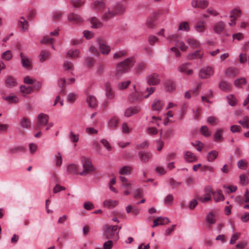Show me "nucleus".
<instances>
[{"label": "nucleus", "mask_w": 249, "mask_h": 249, "mask_svg": "<svg viewBox=\"0 0 249 249\" xmlns=\"http://www.w3.org/2000/svg\"><path fill=\"white\" fill-rule=\"evenodd\" d=\"M213 197L215 202L223 201L224 199V196L220 190H217L213 193Z\"/></svg>", "instance_id": "25"}, {"label": "nucleus", "mask_w": 249, "mask_h": 249, "mask_svg": "<svg viewBox=\"0 0 249 249\" xmlns=\"http://www.w3.org/2000/svg\"><path fill=\"white\" fill-rule=\"evenodd\" d=\"M220 89L224 91H229L231 89V85L226 81H222L219 84Z\"/></svg>", "instance_id": "31"}, {"label": "nucleus", "mask_w": 249, "mask_h": 249, "mask_svg": "<svg viewBox=\"0 0 249 249\" xmlns=\"http://www.w3.org/2000/svg\"><path fill=\"white\" fill-rule=\"evenodd\" d=\"M1 57L3 59L7 61L11 60L12 58L11 52L9 50L4 52L2 54Z\"/></svg>", "instance_id": "50"}, {"label": "nucleus", "mask_w": 249, "mask_h": 249, "mask_svg": "<svg viewBox=\"0 0 249 249\" xmlns=\"http://www.w3.org/2000/svg\"><path fill=\"white\" fill-rule=\"evenodd\" d=\"M20 91L23 93L30 94L33 91V88L31 87H26L25 86L21 85L20 87Z\"/></svg>", "instance_id": "44"}, {"label": "nucleus", "mask_w": 249, "mask_h": 249, "mask_svg": "<svg viewBox=\"0 0 249 249\" xmlns=\"http://www.w3.org/2000/svg\"><path fill=\"white\" fill-rule=\"evenodd\" d=\"M84 208L88 211L94 209V206L92 203L90 201H86L84 203Z\"/></svg>", "instance_id": "58"}, {"label": "nucleus", "mask_w": 249, "mask_h": 249, "mask_svg": "<svg viewBox=\"0 0 249 249\" xmlns=\"http://www.w3.org/2000/svg\"><path fill=\"white\" fill-rule=\"evenodd\" d=\"M69 138L72 142H77L79 140V135L75 134L73 131H71L70 132Z\"/></svg>", "instance_id": "51"}, {"label": "nucleus", "mask_w": 249, "mask_h": 249, "mask_svg": "<svg viewBox=\"0 0 249 249\" xmlns=\"http://www.w3.org/2000/svg\"><path fill=\"white\" fill-rule=\"evenodd\" d=\"M135 60L133 57L127 58L116 64L115 75L119 77L127 72L134 66Z\"/></svg>", "instance_id": "1"}, {"label": "nucleus", "mask_w": 249, "mask_h": 249, "mask_svg": "<svg viewBox=\"0 0 249 249\" xmlns=\"http://www.w3.org/2000/svg\"><path fill=\"white\" fill-rule=\"evenodd\" d=\"M68 19L69 21L74 23H78L82 22L83 21L82 17L78 14L73 13H70L68 16Z\"/></svg>", "instance_id": "14"}, {"label": "nucleus", "mask_w": 249, "mask_h": 249, "mask_svg": "<svg viewBox=\"0 0 249 249\" xmlns=\"http://www.w3.org/2000/svg\"><path fill=\"white\" fill-rule=\"evenodd\" d=\"M155 20V18H154V17L149 18L147 19V22H146V24H147V26L149 28L153 27L154 25Z\"/></svg>", "instance_id": "64"}, {"label": "nucleus", "mask_w": 249, "mask_h": 249, "mask_svg": "<svg viewBox=\"0 0 249 249\" xmlns=\"http://www.w3.org/2000/svg\"><path fill=\"white\" fill-rule=\"evenodd\" d=\"M225 23L223 21L216 22L213 26V31L217 34H221L225 28Z\"/></svg>", "instance_id": "10"}, {"label": "nucleus", "mask_w": 249, "mask_h": 249, "mask_svg": "<svg viewBox=\"0 0 249 249\" xmlns=\"http://www.w3.org/2000/svg\"><path fill=\"white\" fill-rule=\"evenodd\" d=\"M178 30H183L186 32L190 31V27L189 23L188 22H181L178 29Z\"/></svg>", "instance_id": "43"}, {"label": "nucleus", "mask_w": 249, "mask_h": 249, "mask_svg": "<svg viewBox=\"0 0 249 249\" xmlns=\"http://www.w3.org/2000/svg\"><path fill=\"white\" fill-rule=\"evenodd\" d=\"M227 99L230 106L233 107L236 105V103L235 100V98L233 95L231 94L227 96Z\"/></svg>", "instance_id": "56"}, {"label": "nucleus", "mask_w": 249, "mask_h": 249, "mask_svg": "<svg viewBox=\"0 0 249 249\" xmlns=\"http://www.w3.org/2000/svg\"><path fill=\"white\" fill-rule=\"evenodd\" d=\"M197 199L203 203L211 200L212 198L210 194H205L203 196H197Z\"/></svg>", "instance_id": "33"}, {"label": "nucleus", "mask_w": 249, "mask_h": 249, "mask_svg": "<svg viewBox=\"0 0 249 249\" xmlns=\"http://www.w3.org/2000/svg\"><path fill=\"white\" fill-rule=\"evenodd\" d=\"M192 5L194 8L204 9L208 6V2L206 0H193Z\"/></svg>", "instance_id": "9"}, {"label": "nucleus", "mask_w": 249, "mask_h": 249, "mask_svg": "<svg viewBox=\"0 0 249 249\" xmlns=\"http://www.w3.org/2000/svg\"><path fill=\"white\" fill-rule=\"evenodd\" d=\"M205 22L199 20L197 21L195 26V29L196 31L198 33H203L205 30Z\"/></svg>", "instance_id": "22"}, {"label": "nucleus", "mask_w": 249, "mask_h": 249, "mask_svg": "<svg viewBox=\"0 0 249 249\" xmlns=\"http://www.w3.org/2000/svg\"><path fill=\"white\" fill-rule=\"evenodd\" d=\"M207 123L212 125H216L218 122V119L213 116H209L207 119Z\"/></svg>", "instance_id": "39"}, {"label": "nucleus", "mask_w": 249, "mask_h": 249, "mask_svg": "<svg viewBox=\"0 0 249 249\" xmlns=\"http://www.w3.org/2000/svg\"><path fill=\"white\" fill-rule=\"evenodd\" d=\"M213 166H210L207 165H203L201 167V170L202 172L205 173L207 171L213 172Z\"/></svg>", "instance_id": "62"}, {"label": "nucleus", "mask_w": 249, "mask_h": 249, "mask_svg": "<svg viewBox=\"0 0 249 249\" xmlns=\"http://www.w3.org/2000/svg\"><path fill=\"white\" fill-rule=\"evenodd\" d=\"M140 110L141 108L140 107H128L124 111V116L127 117H129L132 115L138 113L140 111Z\"/></svg>", "instance_id": "13"}, {"label": "nucleus", "mask_w": 249, "mask_h": 249, "mask_svg": "<svg viewBox=\"0 0 249 249\" xmlns=\"http://www.w3.org/2000/svg\"><path fill=\"white\" fill-rule=\"evenodd\" d=\"M5 84L7 87L12 88L17 85V82L14 77L9 75L5 79Z\"/></svg>", "instance_id": "18"}, {"label": "nucleus", "mask_w": 249, "mask_h": 249, "mask_svg": "<svg viewBox=\"0 0 249 249\" xmlns=\"http://www.w3.org/2000/svg\"><path fill=\"white\" fill-rule=\"evenodd\" d=\"M121 229V227H118L117 226H109L105 225L104 227V232L103 233L104 236L106 239H111L114 235L115 231L117 229Z\"/></svg>", "instance_id": "3"}, {"label": "nucleus", "mask_w": 249, "mask_h": 249, "mask_svg": "<svg viewBox=\"0 0 249 249\" xmlns=\"http://www.w3.org/2000/svg\"><path fill=\"white\" fill-rule=\"evenodd\" d=\"M163 107V104L160 100H154L151 109L153 111H156L159 113Z\"/></svg>", "instance_id": "15"}, {"label": "nucleus", "mask_w": 249, "mask_h": 249, "mask_svg": "<svg viewBox=\"0 0 249 249\" xmlns=\"http://www.w3.org/2000/svg\"><path fill=\"white\" fill-rule=\"evenodd\" d=\"M247 81L244 78L238 79L234 81V85L237 87H240L241 86L246 85Z\"/></svg>", "instance_id": "48"}, {"label": "nucleus", "mask_w": 249, "mask_h": 249, "mask_svg": "<svg viewBox=\"0 0 249 249\" xmlns=\"http://www.w3.org/2000/svg\"><path fill=\"white\" fill-rule=\"evenodd\" d=\"M50 55V53L49 52L43 50L40 52L39 57V60L40 62H44L49 57Z\"/></svg>", "instance_id": "37"}, {"label": "nucleus", "mask_w": 249, "mask_h": 249, "mask_svg": "<svg viewBox=\"0 0 249 249\" xmlns=\"http://www.w3.org/2000/svg\"><path fill=\"white\" fill-rule=\"evenodd\" d=\"M71 3L74 7L78 8L82 6L84 2L82 1V0H71Z\"/></svg>", "instance_id": "53"}, {"label": "nucleus", "mask_w": 249, "mask_h": 249, "mask_svg": "<svg viewBox=\"0 0 249 249\" xmlns=\"http://www.w3.org/2000/svg\"><path fill=\"white\" fill-rule=\"evenodd\" d=\"M214 73L213 68L207 66L202 68L199 72V76L201 79H207L211 77Z\"/></svg>", "instance_id": "4"}, {"label": "nucleus", "mask_w": 249, "mask_h": 249, "mask_svg": "<svg viewBox=\"0 0 249 249\" xmlns=\"http://www.w3.org/2000/svg\"><path fill=\"white\" fill-rule=\"evenodd\" d=\"M119 122V119L116 117H112L108 123L109 127H115L117 126Z\"/></svg>", "instance_id": "41"}, {"label": "nucleus", "mask_w": 249, "mask_h": 249, "mask_svg": "<svg viewBox=\"0 0 249 249\" xmlns=\"http://www.w3.org/2000/svg\"><path fill=\"white\" fill-rule=\"evenodd\" d=\"M90 22L93 28H98L103 26V23L96 17L91 18Z\"/></svg>", "instance_id": "27"}, {"label": "nucleus", "mask_w": 249, "mask_h": 249, "mask_svg": "<svg viewBox=\"0 0 249 249\" xmlns=\"http://www.w3.org/2000/svg\"><path fill=\"white\" fill-rule=\"evenodd\" d=\"M87 102L90 107L94 108L97 106V101L94 96H89L87 99Z\"/></svg>", "instance_id": "24"}, {"label": "nucleus", "mask_w": 249, "mask_h": 249, "mask_svg": "<svg viewBox=\"0 0 249 249\" xmlns=\"http://www.w3.org/2000/svg\"><path fill=\"white\" fill-rule=\"evenodd\" d=\"M114 16H115V15L113 10H110L108 9V10L106 12L102 17V19L103 21H107L110 18H113Z\"/></svg>", "instance_id": "20"}, {"label": "nucleus", "mask_w": 249, "mask_h": 249, "mask_svg": "<svg viewBox=\"0 0 249 249\" xmlns=\"http://www.w3.org/2000/svg\"><path fill=\"white\" fill-rule=\"evenodd\" d=\"M49 116L44 113H40L37 116V124L36 128L37 129L41 126L46 125L49 121Z\"/></svg>", "instance_id": "6"}, {"label": "nucleus", "mask_w": 249, "mask_h": 249, "mask_svg": "<svg viewBox=\"0 0 249 249\" xmlns=\"http://www.w3.org/2000/svg\"><path fill=\"white\" fill-rule=\"evenodd\" d=\"M84 170L79 173L81 176H86L93 170V167L91 160L85 157L81 158Z\"/></svg>", "instance_id": "2"}, {"label": "nucleus", "mask_w": 249, "mask_h": 249, "mask_svg": "<svg viewBox=\"0 0 249 249\" xmlns=\"http://www.w3.org/2000/svg\"><path fill=\"white\" fill-rule=\"evenodd\" d=\"M184 158L187 161L189 162H194L197 160L196 156L190 151H187L185 153Z\"/></svg>", "instance_id": "23"}, {"label": "nucleus", "mask_w": 249, "mask_h": 249, "mask_svg": "<svg viewBox=\"0 0 249 249\" xmlns=\"http://www.w3.org/2000/svg\"><path fill=\"white\" fill-rule=\"evenodd\" d=\"M158 218L160 225H166L170 222V220L167 217H159Z\"/></svg>", "instance_id": "61"}, {"label": "nucleus", "mask_w": 249, "mask_h": 249, "mask_svg": "<svg viewBox=\"0 0 249 249\" xmlns=\"http://www.w3.org/2000/svg\"><path fill=\"white\" fill-rule=\"evenodd\" d=\"M115 16L121 15L124 12V8L121 5L117 4L113 9Z\"/></svg>", "instance_id": "30"}, {"label": "nucleus", "mask_w": 249, "mask_h": 249, "mask_svg": "<svg viewBox=\"0 0 249 249\" xmlns=\"http://www.w3.org/2000/svg\"><path fill=\"white\" fill-rule=\"evenodd\" d=\"M55 161L57 166L59 167L61 166L62 162V158L61 154L60 153H58L56 155Z\"/></svg>", "instance_id": "57"}, {"label": "nucleus", "mask_w": 249, "mask_h": 249, "mask_svg": "<svg viewBox=\"0 0 249 249\" xmlns=\"http://www.w3.org/2000/svg\"><path fill=\"white\" fill-rule=\"evenodd\" d=\"M146 67V65L143 62L139 63L135 68V71L137 73L141 72Z\"/></svg>", "instance_id": "45"}, {"label": "nucleus", "mask_w": 249, "mask_h": 249, "mask_svg": "<svg viewBox=\"0 0 249 249\" xmlns=\"http://www.w3.org/2000/svg\"><path fill=\"white\" fill-rule=\"evenodd\" d=\"M130 83L131 81L129 80L121 82L118 84V88L121 90L124 89H126Z\"/></svg>", "instance_id": "52"}, {"label": "nucleus", "mask_w": 249, "mask_h": 249, "mask_svg": "<svg viewBox=\"0 0 249 249\" xmlns=\"http://www.w3.org/2000/svg\"><path fill=\"white\" fill-rule=\"evenodd\" d=\"M225 74L229 77H234L238 74V70L234 67H229L225 70Z\"/></svg>", "instance_id": "19"}, {"label": "nucleus", "mask_w": 249, "mask_h": 249, "mask_svg": "<svg viewBox=\"0 0 249 249\" xmlns=\"http://www.w3.org/2000/svg\"><path fill=\"white\" fill-rule=\"evenodd\" d=\"M152 154L150 152L141 151L138 152V157L143 163L147 162L152 158Z\"/></svg>", "instance_id": "8"}, {"label": "nucleus", "mask_w": 249, "mask_h": 249, "mask_svg": "<svg viewBox=\"0 0 249 249\" xmlns=\"http://www.w3.org/2000/svg\"><path fill=\"white\" fill-rule=\"evenodd\" d=\"M186 42L194 48L199 47L200 43L198 41L194 38H188L186 40Z\"/></svg>", "instance_id": "35"}, {"label": "nucleus", "mask_w": 249, "mask_h": 249, "mask_svg": "<svg viewBox=\"0 0 249 249\" xmlns=\"http://www.w3.org/2000/svg\"><path fill=\"white\" fill-rule=\"evenodd\" d=\"M203 55V53L201 52L200 50H198L188 54L187 57L189 60H192L196 58H201Z\"/></svg>", "instance_id": "16"}, {"label": "nucleus", "mask_w": 249, "mask_h": 249, "mask_svg": "<svg viewBox=\"0 0 249 249\" xmlns=\"http://www.w3.org/2000/svg\"><path fill=\"white\" fill-rule=\"evenodd\" d=\"M79 51L77 50H70L66 53V57L70 58H76L78 57Z\"/></svg>", "instance_id": "32"}, {"label": "nucleus", "mask_w": 249, "mask_h": 249, "mask_svg": "<svg viewBox=\"0 0 249 249\" xmlns=\"http://www.w3.org/2000/svg\"><path fill=\"white\" fill-rule=\"evenodd\" d=\"M117 201L112 200H105L103 203L104 206L108 208L113 207L117 205Z\"/></svg>", "instance_id": "46"}, {"label": "nucleus", "mask_w": 249, "mask_h": 249, "mask_svg": "<svg viewBox=\"0 0 249 249\" xmlns=\"http://www.w3.org/2000/svg\"><path fill=\"white\" fill-rule=\"evenodd\" d=\"M93 8L97 11H102L105 8V4L102 1L96 0L92 4Z\"/></svg>", "instance_id": "17"}, {"label": "nucleus", "mask_w": 249, "mask_h": 249, "mask_svg": "<svg viewBox=\"0 0 249 249\" xmlns=\"http://www.w3.org/2000/svg\"><path fill=\"white\" fill-rule=\"evenodd\" d=\"M223 130L221 128H217L216 129L215 132L213 134V140L215 142H221L222 141V134Z\"/></svg>", "instance_id": "21"}, {"label": "nucleus", "mask_w": 249, "mask_h": 249, "mask_svg": "<svg viewBox=\"0 0 249 249\" xmlns=\"http://www.w3.org/2000/svg\"><path fill=\"white\" fill-rule=\"evenodd\" d=\"M147 81L149 85H157L160 84V79L159 75L156 73H152L147 77Z\"/></svg>", "instance_id": "7"}, {"label": "nucleus", "mask_w": 249, "mask_h": 249, "mask_svg": "<svg viewBox=\"0 0 249 249\" xmlns=\"http://www.w3.org/2000/svg\"><path fill=\"white\" fill-rule=\"evenodd\" d=\"M248 162L245 160H240L237 162V166L240 169H245L247 167Z\"/></svg>", "instance_id": "49"}, {"label": "nucleus", "mask_w": 249, "mask_h": 249, "mask_svg": "<svg viewBox=\"0 0 249 249\" xmlns=\"http://www.w3.org/2000/svg\"><path fill=\"white\" fill-rule=\"evenodd\" d=\"M240 183L244 185L248 183V179L247 176L245 174L241 175L239 177Z\"/></svg>", "instance_id": "60"}, {"label": "nucleus", "mask_w": 249, "mask_h": 249, "mask_svg": "<svg viewBox=\"0 0 249 249\" xmlns=\"http://www.w3.org/2000/svg\"><path fill=\"white\" fill-rule=\"evenodd\" d=\"M113 246V242L111 240H108L105 242L103 245V249H111Z\"/></svg>", "instance_id": "59"}, {"label": "nucleus", "mask_w": 249, "mask_h": 249, "mask_svg": "<svg viewBox=\"0 0 249 249\" xmlns=\"http://www.w3.org/2000/svg\"><path fill=\"white\" fill-rule=\"evenodd\" d=\"M99 44V48L101 53L104 54H107L110 51V48L109 46L105 44L104 41L101 39L97 40Z\"/></svg>", "instance_id": "11"}, {"label": "nucleus", "mask_w": 249, "mask_h": 249, "mask_svg": "<svg viewBox=\"0 0 249 249\" xmlns=\"http://www.w3.org/2000/svg\"><path fill=\"white\" fill-rule=\"evenodd\" d=\"M19 24L22 31H24L28 28V22L23 17L20 18L19 20Z\"/></svg>", "instance_id": "36"}, {"label": "nucleus", "mask_w": 249, "mask_h": 249, "mask_svg": "<svg viewBox=\"0 0 249 249\" xmlns=\"http://www.w3.org/2000/svg\"><path fill=\"white\" fill-rule=\"evenodd\" d=\"M218 155V153L217 151L215 150H212L210 152L207 156V159L208 161L212 162L213 161Z\"/></svg>", "instance_id": "29"}, {"label": "nucleus", "mask_w": 249, "mask_h": 249, "mask_svg": "<svg viewBox=\"0 0 249 249\" xmlns=\"http://www.w3.org/2000/svg\"><path fill=\"white\" fill-rule=\"evenodd\" d=\"M65 189H66L64 187L61 186L59 184H56L53 189V193L55 194L61 191H64Z\"/></svg>", "instance_id": "63"}, {"label": "nucleus", "mask_w": 249, "mask_h": 249, "mask_svg": "<svg viewBox=\"0 0 249 249\" xmlns=\"http://www.w3.org/2000/svg\"><path fill=\"white\" fill-rule=\"evenodd\" d=\"M20 125L23 129L29 128L31 127V122L29 119L24 117L20 121Z\"/></svg>", "instance_id": "28"}, {"label": "nucleus", "mask_w": 249, "mask_h": 249, "mask_svg": "<svg viewBox=\"0 0 249 249\" xmlns=\"http://www.w3.org/2000/svg\"><path fill=\"white\" fill-rule=\"evenodd\" d=\"M2 98L10 103L18 102V100L16 99V97L15 96H8L3 97Z\"/></svg>", "instance_id": "55"}, {"label": "nucleus", "mask_w": 249, "mask_h": 249, "mask_svg": "<svg viewBox=\"0 0 249 249\" xmlns=\"http://www.w3.org/2000/svg\"><path fill=\"white\" fill-rule=\"evenodd\" d=\"M176 45L177 47H172V52H174L176 56L178 57L180 56V53L177 48H179L182 51H186L187 47L183 41L180 40L176 41Z\"/></svg>", "instance_id": "5"}, {"label": "nucleus", "mask_w": 249, "mask_h": 249, "mask_svg": "<svg viewBox=\"0 0 249 249\" xmlns=\"http://www.w3.org/2000/svg\"><path fill=\"white\" fill-rule=\"evenodd\" d=\"M241 10L238 8H234L230 12V17L231 18H235V19H236L238 17L241 16Z\"/></svg>", "instance_id": "34"}, {"label": "nucleus", "mask_w": 249, "mask_h": 249, "mask_svg": "<svg viewBox=\"0 0 249 249\" xmlns=\"http://www.w3.org/2000/svg\"><path fill=\"white\" fill-rule=\"evenodd\" d=\"M201 133L205 137H208L211 135V132L206 125L202 126L200 128Z\"/></svg>", "instance_id": "38"}, {"label": "nucleus", "mask_w": 249, "mask_h": 249, "mask_svg": "<svg viewBox=\"0 0 249 249\" xmlns=\"http://www.w3.org/2000/svg\"><path fill=\"white\" fill-rule=\"evenodd\" d=\"M20 55L22 66L24 68L30 67V61L28 57L22 53H20Z\"/></svg>", "instance_id": "26"}, {"label": "nucleus", "mask_w": 249, "mask_h": 249, "mask_svg": "<svg viewBox=\"0 0 249 249\" xmlns=\"http://www.w3.org/2000/svg\"><path fill=\"white\" fill-rule=\"evenodd\" d=\"M63 16V13L61 11H56L54 12L53 16V19L54 21H59Z\"/></svg>", "instance_id": "54"}, {"label": "nucleus", "mask_w": 249, "mask_h": 249, "mask_svg": "<svg viewBox=\"0 0 249 249\" xmlns=\"http://www.w3.org/2000/svg\"><path fill=\"white\" fill-rule=\"evenodd\" d=\"M132 168L129 166L123 167L119 171V173L121 175H128L131 173Z\"/></svg>", "instance_id": "40"}, {"label": "nucleus", "mask_w": 249, "mask_h": 249, "mask_svg": "<svg viewBox=\"0 0 249 249\" xmlns=\"http://www.w3.org/2000/svg\"><path fill=\"white\" fill-rule=\"evenodd\" d=\"M206 221L211 224H213L215 223V220L214 219V216L213 214L210 212L206 216Z\"/></svg>", "instance_id": "47"}, {"label": "nucleus", "mask_w": 249, "mask_h": 249, "mask_svg": "<svg viewBox=\"0 0 249 249\" xmlns=\"http://www.w3.org/2000/svg\"><path fill=\"white\" fill-rule=\"evenodd\" d=\"M105 88L107 98L109 99H112L114 97L115 95L113 91L112 90L111 84L109 82L105 83Z\"/></svg>", "instance_id": "12"}, {"label": "nucleus", "mask_w": 249, "mask_h": 249, "mask_svg": "<svg viewBox=\"0 0 249 249\" xmlns=\"http://www.w3.org/2000/svg\"><path fill=\"white\" fill-rule=\"evenodd\" d=\"M126 52L123 50V51H120L119 52H117L113 54V58L115 60H118L120 59L121 58L126 55Z\"/></svg>", "instance_id": "42"}]
</instances>
